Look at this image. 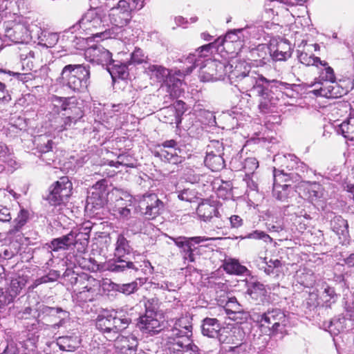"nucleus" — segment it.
Instances as JSON below:
<instances>
[{
  "mask_svg": "<svg viewBox=\"0 0 354 354\" xmlns=\"http://www.w3.org/2000/svg\"><path fill=\"white\" fill-rule=\"evenodd\" d=\"M174 244L180 249L182 255L189 252L195 245L203 243L209 239L205 236H178V237H169Z\"/></svg>",
  "mask_w": 354,
  "mask_h": 354,
  "instance_id": "obj_22",
  "label": "nucleus"
},
{
  "mask_svg": "<svg viewBox=\"0 0 354 354\" xmlns=\"http://www.w3.org/2000/svg\"><path fill=\"white\" fill-rule=\"evenodd\" d=\"M266 266L264 268V272L267 274H274L277 271H274L279 268L281 267L282 263L279 259H270L268 261H266Z\"/></svg>",
  "mask_w": 354,
  "mask_h": 354,
  "instance_id": "obj_60",
  "label": "nucleus"
},
{
  "mask_svg": "<svg viewBox=\"0 0 354 354\" xmlns=\"http://www.w3.org/2000/svg\"><path fill=\"white\" fill-rule=\"evenodd\" d=\"M131 322V318L122 310L103 309L95 319V327L111 341Z\"/></svg>",
  "mask_w": 354,
  "mask_h": 354,
  "instance_id": "obj_7",
  "label": "nucleus"
},
{
  "mask_svg": "<svg viewBox=\"0 0 354 354\" xmlns=\"http://www.w3.org/2000/svg\"><path fill=\"white\" fill-rule=\"evenodd\" d=\"M26 281L23 277L12 279L7 288L10 295L15 299L26 286Z\"/></svg>",
  "mask_w": 354,
  "mask_h": 354,
  "instance_id": "obj_47",
  "label": "nucleus"
},
{
  "mask_svg": "<svg viewBox=\"0 0 354 354\" xmlns=\"http://www.w3.org/2000/svg\"><path fill=\"white\" fill-rule=\"evenodd\" d=\"M227 149L223 145L222 141L219 140H210L209 143L207 146L206 154H218L227 156L225 151Z\"/></svg>",
  "mask_w": 354,
  "mask_h": 354,
  "instance_id": "obj_45",
  "label": "nucleus"
},
{
  "mask_svg": "<svg viewBox=\"0 0 354 354\" xmlns=\"http://www.w3.org/2000/svg\"><path fill=\"white\" fill-rule=\"evenodd\" d=\"M114 346L117 354H136L138 341L134 336L117 337Z\"/></svg>",
  "mask_w": 354,
  "mask_h": 354,
  "instance_id": "obj_21",
  "label": "nucleus"
},
{
  "mask_svg": "<svg viewBox=\"0 0 354 354\" xmlns=\"http://www.w3.org/2000/svg\"><path fill=\"white\" fill-rule=\"evenodd\" d=\"M178 106H183L184 102L177 101ZM183 107L176 108L175 106H168L160 109V115L161 120L167 124H176L178 125L181 122V116L183 114Z\"/></svg>",
  "mask_w": 354,
  "mask_h": 354,
  "instance_id": "obj_19",
  "label": "nucleus"
},
{
  "mask_svg": "<svg viewBox=\"0 0 354 354\" xmlns=\"http://www.w3.org/2000/svg\"><path fill=\"white\" fill-rule=\"evenodd\" d=\"M177 197L179 200L186 202H194L196 199V192L189 189H184L176 192Z\"/></svg>",
  "mask_w": 354,
  "mask_h": 354,
  "instance_id": "obj_56",
  "label": "nucleus"
},
{
  "mask_svg": "<svg viewBox=\"0 0 354 354\" xmlns=\"http://www.w3.org/2000/svg\"><path fill=\"white\" fill-rule=\"evenodd\" d=\"M215 46L214 43H209L198 48L194 53H190L182 61L185 66L181 70L175 71L174 73L158 64H149L145 68V73L150 80L161 83L160 88L166 93L164 97L165 104H169L181 95L183 93V78L203 63V57L207 56L211 48Z\"/></svg>",
  "mask_w": 354,
  "mask_h": 354,
  "instance_id": "obj_2",
  "label": "nucleus"
},
{
  "mask_svg": "<svg viewBox=\"0 0 354 354\" xmlns=\"http://www.w3.org/2000/svg\"><path fill=\"white\" fill-rule=\"evenodd\" d=\"M320 84L322 85L319 89L314 91V93L317 95L325 97L326 98H335L338 97V88L332 83L325 82H321Z\"/></svg>",
  "mask_w": 354,
  "mask_h": 354,
  "instance_id": "obj_41",
  "label": "nucleus"
},
{
  "mask_svg": "<svg viewBox=\"0 0 354 354\" xmlns=\"http://www.w3.org/2000/svg\"><path fill=\"white\" fill-rule=\"evenodd\" d=\"M324 327L332 335H337L340 333L352 330L354 333V326L348 323L345 317L339 315L324 323Z\"/></svg>",
  "mask_w": 354,
  "mask_h": 354,
  "instance_id": "obj_20",
  "label": "nucleus"
},
{
  "mask_svg": "<svg viewBox=\"0 0 354 354\" xmlns=\"http://www.w3.org/2000/svg\"><path fill=\"white\" fill-rule=\"evenodd\" d=\"M231 68L228 70L227 79L231 84L243 92H250L249 95L259 97V109L262 113H267L274 107L283 94L292 95L289 91H293L297 86L295 84H288L277 80H269L255 70L245 61L229 63Z\"/></svg>",
  "mask_w": 354,
  "mask_h": 354,
  "instance_id": "obj_1",
  "label": "nucleus"
},
{
  "mask_svg": "<svg viewBox=\"0 0 354 354\" xmlns=\"http://www.w3.org/2000/svg\"><path fill=\"white\" fill-rule=\"evenodd\" d=\"M216 74L214 68V59H207L205 64L200 68L199 78L203 82H213Z\"/></svg>",
  "mask_w": 354,
  "mask_h": 354,
  "instance_id": "obj_35",
  "label": "nucleus"
},
{
  "mask_svg": "<svg viewBox=\"0 0 354 354\" xmlns=\"http://www.w3.org/2000/svg\"><path fill=\"white\" fill-rule=\"evenodd\" d=\"M240 157L233 158L230 162L232 167L237 171L243 170L246 176L252 174L259 167V162L254 157H248L244 160H239Z\"/></svg>",
  "mask_w": 354,
  "mask_h": 354,
  "instance_id": "obj_26",
  "label": "nucleus"
},
{
  "mask_svg": "<svg viewBox=\"0 0 354 354\" xmlns=\"http://www.w3.org/2000/svg\"><path fill=\"white\" fill-rule=\"evenodd\" d=\"M331 229L337 235L346 236L348 234V224L341 216H335L330 221Z\"/></svg>",
  "mask_w": 354,
  "mask_h": 354,
  "instance_id": "obj_40",
  "label": "nucleus"
},
{
  "mask_svg": "<svg viewBox=\"0 0 354 354\" xmlns=\"http://www.w3.org/2000/svg\"><path fill=\"white\" fill-rule=\"evenodd\" d=\"M63 115H69L73 120H80L84 114V104L81 100L75 97H65L61 106Z\"/></svg>",
  "mask_w": 354,
  "mask_h": 354,
  "instance_id": "obj_18",
  "label": "nucleus"
},
{
  "mask_svg": "<svg viewBox=\"0 0 354 354\" xmlns=\"http://www.w3.org/2000/svg\"><path fill=\"white\" fill-rule=\"evenodd\" d=\"M214 68L216 74H214V80H224L227 78L228 70L231 68L229 62H220L214 59Z\"/></svg>",
  "mask_w": 354,
  "mask_h": 354,
  "instance_id": "obj_43",
  "label": "nucleus"
},
{
  "mask_svg": "<svg viewBox=\"0 0 354 354\" xmlns=\"http://www.w3.org/2000/svg\"><path fill=\"white\" fill-rule=\"evenodd\" d=\"M245 238L256 239V240H263L265 242H271V237L266 232L260 230H255L252 232L249 233Z\"/></svg>",
  "mask_w": 354,
  "mask_h": 354,
  "instance_id": "obj_62",
  "label": "nucleus"
},
{
  "mask_svg": "<svg viewBox=\"0 0 354 354\" xmlns=\"http://www.w3.org/2000/svg\"><path fill=\"white\" fill-rule=\"evenodd\" d=\"M73 184L68 176H62L49 187V192L44 199L52 206L66 205L71 194Z\"/></svg>",
  "mask_w": 354,
  "mask_h": 354,
  "instance_id": "obj_9",
  "label": "nucleus"
},
{
  "mask_svg": "<svg viewBox=\"0 0 354 354\" xmlns=\"http://www.w3.org/2000/svg\"><path fill=\"white\" fill-rule=\"evenodd\" d=\"M40 34L38 35V44L46 48L53 47L59 40V35L55 32H51L48 30H41Z\"/></svg>",
  "mask_w": 354,
  "mask_h": 354,
  "instance_id": "obj_38",
  "label": "nucleus"
},
{
  "mask_svg": "<svg viewBox=\"0 0 354 354\" xmlns=\"http://www.w3.org/2000/svg\"><path fill=\"white\" fill-rule=\"evenodd\" d=\"M155 156L165 162L174 165L181 163L184 160V158L179 156L176 151L169 149H160L156 152Z\"/></svg>",
  "mask_w": 354,
  "mask_h": 354,
  "instance_id": "obj_34",
  "label": "nucleus"
},
{
  "mask_svg": "<svg viewBox=\"0 0 354 354\" xmlns=\"http://www.w3.org/2000/svg\"><path fill=\"white\" fill-rule=\"evenodd\" d=\"M223 268L227 273L230 274L241 275L248 271L245 266H242L238 260L234 259H225Z\"/></svg>",
  "mask_w": 354,
  "mask_h": 354,
  "instance_id": "obj_36",
  "label": "nucleus"
},
{
  "mask_svg": "<svg viewBox=\"0 0 354 354\" xmlns=\"http://www.w3.org/2000/svg\"><path fill=\"white\" fill-rule=\"evenodd\" d=\"M145 314L151 315H156V313L159 308V301L156 297L147 299L145 301Z\"/></svg>",
  "mask_w": 354,
  "mask_h": 354,
  "instance_id": "obj_52",
  "label": "nucleus"
},
{
  "mask_svg": "<svg viewBox=\"0 0 354 354\" xmlns=\"http://www.w3.org/2000/svg\"><path fill=\"white\" fill-rule=\"evenodd\" d=\"M148 59V56L143 52L140 48H136L135 50L131 54V59L128 62L129 65L140 64L143 62H146Z\"/></svg>",
  "mask_w": 354,
  "mask_h": 354,
  "instance_id": "obj_50",
  "label": "nucleus"
},
{
  "mask_svg": "<svg viewBox=\"0 0 354 354\" xmlns=\"http://www.w3.org/2000/svg\"><path fill=\"white\" fill-rule=\"evenodd\" d=\"M57 345L64 351L73 352L80 345V339L77 336H63L57 339Z\"/></svg>",
  "mask_w": 354,
  "mask_h": 354,
  "instance_id": "obj_33",
  "label": "nucleus"
},
{
  "mask_svg": "<svg viewBox=\"0 0 354 354\" xmlns=\"http://www.w3.org/2000/svg\"><path fill=\"white\" fill-rule=\"evenodd\" d=\"M106 69L113 80L115 78L124 80L129 75L127 64L120 61L111 59V61L106 66Z\"/></svg>",
  "mask_w": 354,
  "mask_h": 354,
  "instance_id": "obj_30",
  "label": "nucleus"
},
{
  "mask_svg": "<svg viewBox=\"0 0 354 354\" xmlns=\"http://www.w3.org/2000/svg\"><path fill=\"white\" fill-rule=\"evenodd\" d=\"M5 36L16 44L28 43L33 38L32 30L21 24H14L12 27L7 26Z\"/></svg>",
  "mask_w": 354,
  "mask_h": 354,
  "instance_id": "obj_17",
  "label": "nucleus"
},
{
  "mask_svg": "<svg viewBox=\"0 0 354 354\" xmlns=\"http://www.w3.org/2000/svg\"><path fill=\"white\" fill-rule=\"evenodd\" d=\"M338 133H341L346 139L354 141V117H349L337 129Z\"/></svg>",
  "mask_w": 354,
  "mask_h": 354,
  "instance_id": "obj_39",
  "label": "nucleus"
},
{
  "mask_svg": "<svg viewBox=\"0 0 354 354\" xmlns=\"http://www.w3.org/2000/svg\"><path fill=\"white\" fill-rule=\"evenodd\" d=\"M29 218V212L25 209H21L17 216L14 219L13 227L10 230V233L19 232L23 226L26 225Z\"/></svg>",
  "mask_w": 354,
  "mask_h": 354,
  "instance_id": "obj_42",
  "label": "nucleus"
},
{
  "mask_svg": "<svg viewBox=\"0 0 354 354\" xmlns=\"http://www.w3.org/2000/svg\"><path fill=\"white\" fill-rule=\"evenodd\" d=\"M273 161L277 164H280L278 169H285L284 178L287 177L292 178L295 174L297 176H301L308 171V167L304 162L296 157L294 154L276 155Z\"/></svg>",
  "mask_w": 354,
  "mask_h": 354,
  "instance_id": "obj_10",
  "label": "nucleus"
},
{
  "mask_svg": "<svg viewBox=\"0 0 354 354\" xmlns=\"http://www.w3.org/2000/svg\"><path fill=\"white\" fill-rule=\"evenodd\" d=\"M128 6L124 1H119L116 5L108 7L109 17L111 23L114 26L109 29H114L116 35L118 29L126 26L131 19V13L128 10Z\"/></svg>",
  "mask_w": 354,
  "mask_h": 354,
  "instance_id": "obj_13",
  "label": "nucleus"
},
{
  "mask_svg": "<svg viewBox=\"0 0 354 354\" xmlns=\"http://www.w3.org/2000/svg\"><path fill=\"white\" fill-rule=\"evenodd\" d=\"M69 30L72 33L78 31L82 41L90 38L104 40L116 37L114 29L105 27L102 15L97 9L88 10L77 24L70 27Z\"/></svg>",
  "mask_w": 354,
  "mask_h": 354,
  "instance_id": "obj_5",
  "label": "nucleus"
},
{
  "mask_svg": "<svg viewBox=\"0 0 354 354\" xmlns=\"http://www.w3.org/2000/svg\"><path fill=\"white\" fill-rule=\"evenodd\" d=\"M138 209L146 218L151 220L163 212L165 204L156 194H145L139 199Z\"/></svg>",
  "mask_w": 354,
  "mask_h": 354,
  "instance_id": "obj_11",
  "label": "nucleus"
},
{
  "mask_svg": "<svg viewBox=\"0 0 354 354\" xmlns=\"http://www.w3.org/2000/svg\"><path fill=\"white\" fill-rule=\"evenodd\" d=\"M14 300L15 298L10 294L8 290L3 291V289L0 288V308L12 303Z\"/></svg>",
  "mask_w": 354,
  "mask_h": 354,
  "instance_id": "obj_63",
  "label": "nucleus"
},
{
  "mask_svg": "<svg viewBox=\"0 0 354 354\" xmlns=\"http://www.w3.org/2000/svg\"><path fill=\"white\" fill-rule=\"evenodd\" d=\"M1 162L3 165L6 164L8 167V169L12 171L19 167V163L17 162L14 155L10 152L8 147L7 151L5 152L4 155H2Z\"/></svg>",
  "mask_w": 354,
  "mask_h": 354,
  "instance_id": "obj_49",
  "label": "nucleus"
},
{
  "mask_svg": "<svg viewBox=\"0 0 354 354\" xmlns=\"http://www.w3.org/2000/svg\"><path fill=\"white\" fill-rule=\"evenodd\" d=\"M138 288V284L136 281L127 283H121L119 292L125 295H129L136 292Z\"/></svg>",
  "mask_w": 354,
  "mask_h": 354,
  "instance_id": "obj_58",
  "label": "nucleus"
},
{
  "mask_svg": "<svg viewBox=\"0 0 354 354\" xmlns=\"http://www.w3.org/2000/svg\"><path fill=\"white\" fill-rule=\"evenodd\" d=\"M90 66L84 64H68L62 70L57 80L62 87L73 93H84L90 83Z\"/></svg>",
  "mask_w": 354,
  "mask_h": 354,
  "instance_id": "obj_6",
  "label": "nucleus"
},
{
  "mask_svg": "<svg viewBox=\"0 0 354 354\" xmlns=\"http://www.w3.org/2000/svg\"><path fill=\"white\" fill-rule=\"evenodd\" d=\"M345 317L348 323L354 326V303L346 302L344 306Z\"/></svg>",
  "mask_w": 354,
  "mask_h": 354,
  "instance_id": "obj_64",
  "label": "nucleus"
},
{
  "mask_svg": "<svg viewBox=\"0 0 354 354\" xmlns=\"http://www.w3.org/2000/svg\"><path fill=\"white\" fill-rule=\"evenodd\" d=\"M197 215L205 222L210 221L214 216L218 217L219 212L214 201H203L200 203L196 209Z\"/></svg>",
  "mask_w": 354,
  "mask_h": 354,
  "instance_id": "obj_25",
  "label": "nucleus"
},
{
  "mask_svg": "<svg viewBox=\"0 0 354 354\" xmlns=\"http://www.w3.org/2000/svg\"><path fill=\"white\" fill-rule=\"evenodd\" d=\"M124 201V198L120 197L116 200L115 205V212H118L120 216L123 218H128L131 214V210L128 208L129 205H131V199L128 200L129 204H125L124 206H121L120 203Z\"/></svg>",
  "mask_w": 354,
  "mask_h": 354,
  "instance_id": "obj_53",
  "label": "nucleus"
},
{
  "mask_svg": "<svg viewBox=\"0 0 354 354\" xmlns=\"http://www.w3.org/2000/svg\"><path fill=\"white\" fill-rule=\"evenodd\" d=\"M84 56L87 61L102 66H107L111 61L112 54L100 44H94L84 50Z\"/></svg>",
  "mask_w": 354,
  "mask_h": 354,
  "instance_id": "obj_15",
  "label": "nucleus"
},
{
  "mask_svg": "<svg viewBox=\"0 0 354 354\" xmlns=\"http://www.w3.org/2000/svg\"><path fill=\"white\" fill-rule=\"evenodd\" d=\"M247 293L257 304L267 300L268 291L265 286L259 281H251L248 283Z\"/></svg>",
  "mask_w": 354,
  "mask_h": 354,
  "instance_id": "obj_29",
  "label": "nucleus"
},
{
  "mask_svg": "<svg viewBox=\"0 0 354 354\" xmlns=\"http://www.w3.org/2000/svg\"><path fill=\"white\" fill-rule=\"evenodd\" d=\"M35 55L33 50H29L28 51H23L20 54V59L22 62V66L24 67L26 65V67L32 70L33 68V62L32 60L35 59Z\"/></svg>",
  "mask_w": 354,
  "mask_h": 354,
  "instance_id": "obj_54",
  "label": "nucleus"
},
{
  "mask_svg": "<svg viewBox=\"0 0 354 354\" xmlns=\"http://www.w3.org/2000/svg\"><path fill=\"white\" fill-rule=\"evenodd\" d=\"M108 194L106 180L103 179L97 181L88 192L86 207L93 212L103 208L107 204Z\"/></svg>",
  "mask_w": 354,
  "mask_h": 354,
  "instance_id": "obj_12",
  "label": "nucleus"
},
{
  "mask_svg": "<svg viewBox=\"0 0 354 354\" xmlns=\"http://www.w3.org/2000/svg\"><path fill=\"white\" fill-rule=\"evenodd\" d=\"M308 192L311 200L320 198L323 196V187L318 183H311Z\"/></svg>",
  "mask_w": 354,
  "mask_h": 354,
  "instance_id": "obj_57",
  "label": "nucleus"
},
{
  "mask_svg": "<svg viewBox=\"0 0 354 354\" xmlns=\"http://www.w3.org/2000/svg\"><path fill=\"white\" fill-rule=\"evenodd\" d=\"M12 100L10 92L4 83L0 82V104H8Z\"/></svg>",
  "mask_w": 354,
  "mask_h": 354,
  "instance_id": "obj_61",
  "label": "nucleus"
},
{
  "mask_svg": "<svg viewBox=\"0 0 354 354\" xmlns=\"http://www.w3.org/2000/svg\"><path fill=\"white\" fill-rule=\"evenodd\" d=\"M227 158V156L206 154L204 162L212 171H218L225 167V160Z\"/></svg>",
  "mask_w": 354,
  "mask_h": 354,
  "instance_id": "obj_32",
  "label": "nucleus"
},
{
  "mask_svg": "<svg viewBox=\"0 0 354 354\" xmlns=\"http://www.w3.org/2000/svg\"><path fill=\"white\" fill-rule=\"evenodd\" d=\"M73 234H67L61 237L54 239L50 241L49 247L53 251L66 250H68L72 245Z\"/></svg>",
  "mask_w": 354,
  "mask_h": 354,
  "instance_id": "obj_37",
  "label": "nucleus"
},
{
  "mask_svg": "<svg viewBox=\"0 0 354 354\" xmlns=\"http://www.w3.org/2000/svg\"><path fill=\"white\" fill-rule=\"evenodd\" d=\"M285 169H276L274 168L273 176L274 183L272 188V196L277 200L283 201L289 196L292 187L290 185H281V182L288 181V178H284Z\"/></svg>",
  "mask_w": 354,
  "mask_h": 354,
  "instance_id": "obj_16",
  "label": "nucleus"
},
{
  "mask_svg": "<svg viewBox=\"0 0 354 354\" xmlns=\"http://www.w3.org/2000/svg\"><path fill=\"white\" fill-rule=\"evenodd\" d=\"M133 250L132 247L129 244V241L122 234L118 235L115 248V259L108 263V270L115 273L129 272L133 274L136 279L143 284L145 279L142 275L151 274L153 267L149 261L143 260L142 261H127L123 259L126 254H129Z\"/></svg>",
  "mask_w": 354,
  "mask_h": 354,
  "instance_id": "obj_3",
  "label": "nucleus"
},
{
  "mask_svg": "<svg viewBox=\"0 0 354 354\" xmlns=\"http://www.w3.org/2000/svg\"><path fill=\"white\" fill-rule=\"evenodd\" d=\"M75 285H81L82 288L75 289L77 299L79 302L85 303L92 301L95 297V290L92 287L91 283L95 282L92 277L86 274H80L74 278ZM73 283V281H72Z\"/></svg>",
  "mask_w": 354,
  "mask_h": 354,
  "instance_id": "obj_14",
  "label": "nucleus"
},
{
  "mask_svg": "<svg viewBox=\"0 0 354 354\" xmlns=\"http://www.w3.org/2000/svg\"><path fill=\"white\" fill-rule=\"evenodd\" d=\"M192 336V325L187 318L182 317L165 333L162 340L171 354H199V348L193 343Z\"/></svg>",
  "mask_w": 354,
  "mask_h": 354,
  "instance_id": "obj_4",
  "label": "nucleus"
},
{
  "mask_svg": "<svg viewBox=\"0 0 354 354\" xmlns=\"http://www.w3.org/2000/svg\"><path fill=\"white\" fill-rule=\"evenodd\" d=\"M201 329L203 335L216 338L218 337L221 327L217 319L206 317L203 320Z\"/></svg>",
  "mask_w": 354,
  "mask_h": 354,
  "instance_id": "obj_31",
  "label": "nucleus"
},
{
  "mask_svg": "<svg viewBox=\"0 0 354 354\" xmlns=\"http://www.w3.org/2000/svg\"><path fill=\"white\" fill-rule=\"evenodd\" d=\"M271 53L267 44H261L249 51L248 58L254 62L257 66L264 65L269 59Z\"/></svg>",
  "mask_w": 354,
  "mask_h": 354,
  "instance_id": "obj_27",
  "label": "nucleus"
},
{
  "mask_svg": "<svg viewBox=\"0 0 354 354\" xmlns=\"http://www.w3.org/2000/svg\"><path fill=\"white\" fill-rule=\"evenodd\" d=\"M70 234H73L72 245L76 248L78 252H84L88 244L90 238V230L88 228L84 227L83 231L72 230Z\"/></svg>",
  "mask_w": 354,
  "mask_h": 354,
  "instance_id": "obj_28",
  "label": "nucleus"
},
{
  "mask_svg": "<svg viewBox=\"0 0 354 354\" xmlns=\"http://www.w3.org/2000/svg\"><path fill=\"white\" fill-rule=\"evenodd\" d=\"M324 66L325 67L324 69H323L319 73V82H325L326 84L328 82L334 84L335 82L336 77L333 69L330 66H328V64Z\"/></svg>",
  "mask_w": 354,
  "mask_h": 354,
  "instance_id": "obj_51",
  "label": "nucleus"
},
{
  "mask_svg": "<svg viewBox=\"0 0 354 354\" xmlns=\"http://www.w3.org/2000/svg\"><path fill=\"white\" fill-rule=\"evenodd\" d=\"M217 301L220 306L224 307L227 315L233 320L237 319V314L242 313L241 306L235 297H229L227 296L221 295L219 298L217 299Z\"/></svg>",
  "mask_w": 354,
  "mask_h": 354,
  "instance_id": "obj_24",
  "label": "nucleus"
},
{
  "mask_svg": "<svg viewBox=\"0 0 354 354\" xmlns=\"http://www.w3.org/2000/svg\"><path fill=\"white\" fill-rule=\"evenodd\" d=\"M299 61L306 66H316L319 64L322 66H326L327 62L322 61L319 57H315L313 55H308L306 53L301 52L298 55Z\"/></svg>",
  "mask_w": 354,
  "mask_h": 354,
  "instance_id": "obj_44",
  "label": "nucleus"
},
{
  "mask_svg": "<svg viewBox=\"0 0 354 354\" xmlns=\"http://www.w3.org/2000/svg\"><path fill=\"white\" fill-rule=\"evenodd\" d=\"M38 310H39V313L44 314L46 315H54L55 314L62 313L64 316H68V313L67 311L63 310L60 307L53 308V307H49L46 305H41L39 307Z\"/></svg>",
  "mask_w": 354,
  "mask_h": 354,
  "instance_id": "obj_55",
  "label": "nucleus"
},
{
  "mask_svg": "<svg viewBox=\"0 0 354 354\" xmlns=\"http://www.w3.org/2000/svg\"><path fill=\"white\" fill-rule=\"evenodd\" d=\"M1 73H8L10 75H12L16 77L19 81L22 82H27L28 81L32 80L34 78V75L31 73H15L10 71H6L3 69H0Z\"/></svg>",
  "mask_w": 354,
  "mask_h": 354,
  "instance_id": "obj_59",
  "label": "nucleus"
},
{
  "mask_svg": "<svg viewBox=\"0 0 354 354\" xmlns=\"http://www.w3.org/2000/svg\"><path fill=\"white\" fill-rule=\"evenodd\" d=\"M242 29H236L227 32L223 39H221V41L220 39L217 40L218 46L223 45L227 46L233 42H241V37L239 35L242 32Z\"/></svg>",
  "mask_w": 354,
  "mask_h": 354,
  "instance_id": "obj_46",
  "label": "nucleus"
},
{
  "mask_svg": "<svg viewBox=\"0 0 354 354\" xmlns=\"http://www.w3.org/2000/svg\"><path fill=\"white\" fill-rule=\"evenodd\" d=\"M322 297L324 299V306L326 308H330L332 304L336 302L338 295L336 294L335 289L326 285L324 287Z\"/></svg>",
  "mask_w": 354,
  "mask_h": 354,
  "instance_id": "obj_48",
  "label": "nucleus"
},
{
  "mask_svg": "<svg viewBox=\"0 0 354 354\" xmlns=\"http://www.w3.org/2000/svg\"><path fill=\"white\" fill-rule=\"evenodd\" d=\"M256 322L260 330L270 337L282 339L287 334L288 319L280 308H270L257 315Z\"/></svg>",
  "mask_w": 354,
  "mask_h": 354,
  "instance_id": "obj_8",
  "label": "nucleus"
},
{
  "mask_svg": "<svg viewBox=\"0 0 354 354\" xmlns=\"http://www.w3.org/2000/svg\"><path fill=\"white\" fill-rule=\"evenodd\" d=\"M156 315L145 314L140 317L138 326L140 330L146 334L153 335L161 330V325Z\"/></svg>",
  "mask_w": 354,
  "mask_h": 354,
  "instance_id": "obj_23",
  "label": "nucleus"
}]
</instances>
